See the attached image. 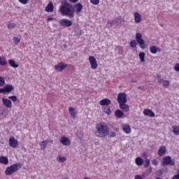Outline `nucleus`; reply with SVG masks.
<instances>
[{
  "label": "nucleus",
  "mask_w": 179,
  "mask_h": 179,
  "mask_svg": "<svg viewBox=\"0 0 179 179\" xmlns=\"http://www.w3.org/2000/svg\"><path fill=\"white\" fill-rule=\"evenodd\" d=\"M83 10V5L80 3H77L74 6L68 1H62L59 6V12L62 16H66L69 19H73L76 13H80Z\"/></svg>",
  "instance_id": "obj_1"
},
{
  "label": "nucleus",
  "mask_w": 179,
  "mask_h": 179,
  "mask_svg": "<svg viewBox=\"0 0 179 179\" xmlns=\"http://www.w3.org/2000/svg\"><path fill=\"white\" fill-rule=\"evenodd\" d=\"M95 129V135L97 138H106L110 134V128L105 122L96 124Z\"/></svg>",
  "instance_id": "obj_2"
},
{
  "label": "nucleus",
  "mask_w": 179,
  "mask_h": 179,
  "mask_svg": "<svg viewBox=\"0 0 179 179\" xmlns=\"http://www.w3.org/2000/svg\"><path fill=\"white\" fill-rule=\"evenodd\" d=\"M22 166H23L22 163H15L7 167L5 170L6 176H12V174L22 169Z\"/></svg>",
  "instance_id": "obj_3"
},
{
  "label": "nucleus",
  "mask_w": 179,
  "mask_h": 179,
  "mask_svg": "<svg viewBox=\"0 0 179 179\" xmlns=\"http://www.w3.org/2000/svg\"><path fill=\"white\" fill-rule=\"evenodd\" d=\"M136 40L138 44H139L140 48H141L143 50H145L146 46L145 45V41L143 40V38H142V34H141L139 32L136 33Z\"/></svg>",
  "instance_id": "obj_4"
},
{
  "label": "nucleus",
  "mask_w": 179,
  "mask_h": 179,
  "mask_svg": "<svg viewBox=\"0 0 179 179\" xmlns=\"http://www.w3.org/2000/svg\"><path fill=\"white\" fill-rule=\"evenodd\" d=\"M117 103H119V105L124 103H128V99H127V94L125 92H120L117 94Z\"/></svg>",
  "instance_id": "obj_5"
},
{
  "label": "nucleus",
  "mask_w": 179,
  "mask_h": 179,
  "mask_svg": "<svg viewBox=\"0 0 179 179\" xmlns=\"http://www.w3.org/2000/svg\"><path fill=\"white\" fill-rule=\"evenodd\" d=\"M162 166H174V160L171 159V157L166 156L162 159Z\"/></svg>",
  "instance_id": "obj_6"
},
{
  "label": "nucleus",
  "mask_w": 179,
  "mask_h": 179,
  "mask_svg": "<svg viewBox=\"0 0 179 179\" xmlns=\"http://www.w3.org/2000/svg\"><path fill=\"white\" fill-rule=\"evenodd\" d=\"M89 62L90 64L91 69H92L94 71L97 69V59H96V57L94 56H90L89 58Z\"/></svg>",
  "instance_id": "obj_7"
},
{
  "label": "nucleus",
  "mask_w": 179,
  "mask_h": 179,
  "mask_svg": "<svg viewBox=\"0 0 179 179\" xmlns=\"http://www.w3.org/2000/svg\"><path fill=\"white\" fill-rule=\"evenodd\" d=\"M59 23L61 26H63L64 27H71L72 26V21L68 19H62L59 21Z\"/></svg>",
  "instance_id": "obj_8"
},
{
  "label": "nucleus",
  "mask_w": 179,
  "mask_h": 179,
  "mask_svg": "<svg viewBox=\"0 0 179 179\" xmlns=\"http://www.w3.org/2000/svg\"><path fill=\"white\" fill-rule=\"evenodd\" d=\"M15 87L12 85L7 84L5 85L4 88L0 89V93H10Z\"/></svg>",
  "instance_id": "obj_9"
},
{
  "label": "nucleus",
  "mask_w": 179,
  "mask_h": 179,
  "mask_svg": "<svg viewBox=\"0 0 179 179\" xmlns=\"http://www.w3.org/2000/svg\"><path fill=\"white\" fill-rule=\"evenodd\" d=\"M8 143H9V146H10V148H13V149L19 146V141H17V140L15 139V137L13 136L9 138Z\"/></svg>",
  "instance_id": "obj_10"
},
{
  "label": "nucleus",
  "mask_w": 179,
  "mask_h": 179,
  "mask_svg": "<svg viewBox=\"0 0 179 179\" xmlns=\"http://www.w3.org/2000/svg\"><path fill=\"white\" fill-rule=\"evenodd\" d=\"M66 66H68V64H64V62H61L57 65L55 66V69L57 72H62Z\"/></svg>",
  "instance_id": "obj_11"
},
{
  "label": "nucleus",
  "mask_w": 179,
  "mask_h": 179,
  "mask_svg": "<svg viewBox=\"0 0 179 179\" xmlns=\"http://www.w3.org/2000/svg\"><path fill=\"white\" fill-rule=\"evenodd\" d=\"M60 143H62L64 146H69V145H71V139L68 138L66 136H62L60 138Z\"/></svg>",
  "instance_id": "obj_12"
},
{
  "label": "nucleus",
  "mask_w": 179,
  "mask_h": 179,
  "mask_svg": "<svg viewBox=\"0 0 179 179\" xmlns=\"http://www.w3.org/2000/svg\"><path fill=\"white\" fill-rule=\"evenodd\" d=\"M167 152V150L166 149V146L161 145L158 150L157 155L158 156L163 157Z\"/></svg>",
  "instance_id": "obj_13"
},
{
  "label": "nucleus",
  "mask_w": 179,
  "mask_h": 179,
  "mask_svg": "<svg viewBox=\"0 0 179 179\" xmlns=\"http://www.w3.org/2000/svg\"><path fill=\"white\" fill-rule=\"evenodd\" d=\"M3 104L7 108H12V101L8 99L3 98L2 99Z\"/></svg>",
  "instance_id": "obj_14"
},
{
  "label": "nucleus",
  "mask_w": 179,
  "mask_h": 179,
  "mask_svg": "<svg viewBox=\"0 0 179 179\" xmlns=\"http://www.w3.org/2000/svg\"><path fill=\"white\" fill-rule=\"evenodd\" d=\"M119 107L124 113H128V111H129V106H128L127 103L119 104Z\"/></svg>",
  "instance_id": "obj_15"
},
{
  "label": "nucleus",
  "mask_w": 179,
  "mask_h": 179,
  "mask_svg": "<svg viewBox=\"0 0 179 179\" xmlns=\"http://www.w3.org/2000/svg\"><path fill=\"white\" fill-rule=\"evenodd\" d=\"M135 23H141L142 22V15L138 12L134 13Z\"/></svg>",
  "instance_id": "obj_16"
},
{
  "label": "nucleus",
  "mask_w": 179,
  "mask_h": 179,
  "mask_svg": "<svg viewBox=\"0 0 179 179\" xmlns=\"http://www.w3.org/2000/svg\"><path fill=\"white\" fill-rule=\"evenodd\" d=\"M100 106H108L110 104H111V100L105 98L99 101Z\"/></svg>",
  "instance_id": "obj_17"
},
{
  "label": "nucleus",
  "mask_w": 179,
  "mask_h": 179,
  "mask_svg": "<svg viewBox=\"0 0 179 179\" xmlns=\"http://www.w3.org/2000/svg\"><path fill=\"white\" fill-rule=\"evenodd\" d=\"M143 114L146 117H153L155 115V113H153V111H152V110L150 109H144Z\"/></svg>",
  "instance_id": "obj_18"
},
{
  "label": "nucleus",
  "mask_w": 179,
  "mask_h": 179,
  "mask_svg": "<svg viewBox=\"0 0 179 179\" xmlns=\"http://www.w3.org/2000/svg\"><path fill=\"white\" fill-rule=\"evenodd\" d=\"M45 12H54V4L50 1L45 8Z\"/></svg>",
  "instance_id": "obj_19"
},
{
  "label": "nucleus",
  "mask_w": 179,
  "mask_h": 179,
  "mask_svg": "<svg viewBox=\"0 0 179 179\" xmlns=\"http://www.w3.org/2000/svg\"><path fill=\"white\" fill-rule=\"evenodd\" d=\"M122 128L125 134H131V126H129V124H123L122 126Z\"/></svg>",
  "instance_id": "obj_20"
},
{
  "label": "nucleus",
  "mask_w": 179,
  "mask_h": 179,
  "mask_svg": "<svg viewBox=\"0 0 179 179\" xmlns=\"http://www.w3.org/2000/svg\"><path fill=\"white\" fill-rule=\"evenodd\" d=\"M158 83H162L164 87H169L170 85V81L169 80H163L159 78L158 80Z\"/></svg>",
  "instance_id": "obj_21"
},
{
  "label": "nucleus",
  "mask_w": 179,
  "mask_h": 179,
  "mask_svg": "<svg viewBox=\"0 0 179 179\" xmlns=\"http://www.w3.org/2000/svg\"><path fill=\"white\" fill-rule=\"evenodd\" d=\"M150 51L151 54H157V51L160 52V48H157L155 45H152L150 47Z\"/></svg>",
  "instance_id": "obj_22"
},
{
  "label": "nucleus",
  "mask_w": 179,
  "mask_h": 179,
  "mask_svg": "<svg viewBox=\"0 0 179 179\" xmlns=\"http://www.w3.org/2000/svg\"><path fill=\"white\" fill-rule=\"evenodd\" d=\"M115 115L116 118H122L124 117V112L120 109L115 111Z\"/></svg>",
  "instance_id": "obj_23"
},
{
  "label": "nucleus",
  "mask_w": 179,
  "mask_h": 179,
  "mask_svg": "<svg viewBox=\"0 0 179 179\" xmlns=\"http://www.w3.org/2000/svg\"><path fill=\"white\" fill-rule=\"evenodd\" d=\"M109 24H110V26H114V24H118V23H122V20H121V17H117L113 21H109Z\"/></svg>",
  "instance_id": "obj_24"
},
{
  "label": "nucleus",
  "mask_w": 179,
  "mask_h": 179,
  "mask_svg": "<svg viewBox=\"0 0 179 179\" xmlns=\"http://www.w3.org/2000/svg\"><path fill=\"white\" fill-rule=\"evenodd\" d=\"M69 114L71 118L76 119V111H75V108L73 107H70L69 108Z\"/></svg>",
  "instance_id": "obj_25"
},
{
  "label": "nucleus",
  "mask_w": 179,
  "mask_h": 179,
  "mask_svg": "<svg viewBox=\"0 0 179 179\" xmlns=\"http://www.w3.org/2000/svg\"><path fill=\"white\" fill-rule=\"evenodd\" d=\"M145 161L141 157H138L135 159V163L137 166H143Z\"/></svg>",
  "instance_id": "obj_26"
},
{
  "label": "nucleus",
  "mask_w": 179,
  "mask_h": 179,
  "mask_svg": "<svg viewBox=\"0 0 179 179\" xmlns=\"http://www.w3.org/2000/svg\"><path fill=\"white\" fill-rule=\"evenodd\" d=\"M0 163L1 164H9V159L8 157L5 156H1L0 157Z\"/></svg>",
  "instance_id": "obj_27"
},
{
  "label": "nucleus",
  "mask_w": 179,
  "mask_h": 179,
  "mask_svg": "<svg viewBox=\"0 0 179 179\" xmlns=\"http://www.w3.org/2000/svg\"><path fill=\"white\" fill-rule=\"evenodd\" d=\"M8 64L12 68H19V64H16V62L13 59L8 60Z\"/></svg>",
  "instance_id": "obj_28"
},
{
  "label": "nucleus",
  "mask_w": 179,
  "mask_h": 179,
  "mask_svg": "<svg viewBox=\"0 0 179 179\" xmlns=\"http://www.w3.org/2000/svg\"><path fill=\"white\" fill-rule=\"evenodd\" d=\"M8 62H6V58L3 57H0V65L1 66H5Z\"/></svg>",
  "instance_id": "obj_29"
},
{
  "label": "nucleus",
  "mask_w": 179,
  "mask_h": 179,
  "mask_svg": "<svg viewBox=\"0 0 179 179\" xmlns=\"http://www.w3.org/2000/svg\"><path fill=\"white\" fill-rule=\"evenodd\" d=\"M172 129V132H173L174 135H179V126H173Z\"/></svg>",
  "instance_id": "obj_30"
},
{
  "label": "nucleus",
  "mask_w": 179,
  "mask_h": 179,
  "mask_svg": "<svg viewBox=\"0 0 179 179\" xmlns=\"http://www.w3.org/2000/svg\"><path fill=\"white\" fill-rule=\"evenodd\" d=\"M103 112L105 113V114L110 115L111 114V108H110L109 106H105L103 108Z\"/></svg>",
  "instance_id": "obj_31"
},
{
  "label": "nucleus",
  "mask_w": 179,
  "mask_h": 179,
  "mask_svg": "<svg viewBox=\"0 0 179 179\" xmlns=\"http://www.w3.org/2000/svg\"><path fill=\"white\" fill-rule=\"evenodd\" d=\"M138 57L140 58V61L141 62H145V54L143 52H141L138 54Z\"/></svg>",
  "instance_id": "obj_32"
},
{
  "label": "nucleus",
  "mask_w": 179,
  "mask_h": 179,
  "mask_svg": "<svg viewBox=\"0 0 179 179\" xmlns=\"http://www.w3.org/2000/svg\"><path fill=\"white\" fill-rule=\"evenodd\" d=\"M57 161L59 162V163H64L65 162H66V157H62L61 155H59L57 158Z\"/></svg>",
  "instance_id": "obj_33"
},
{
  "label": "nucleus",
  "mask_w": 179,
  "mask_h": 179,
  "mask_svg": "<svg viewBox=\"0 0 179 179\" xmlns=\"http://www.w3.org/2000/svg\"><path fill=\"white\" fill-rule=\"evenodd\" d=\"M129 45L131 48H136V45H138V43H136V41L132 40L130 41Z\"/></svg>",
  "instance_id": "obj_34"
},
{
  "label": "nucleus",
  "mask_w": 179,
  "mask_h": 179,
  "mask_svg": "<svg viewBox=\"0 0 179 179\" xmlns=\"http://www.w3.org/2000/svg\"><path fill=\"white\" fill-rule=\"evenodd\" d=\"M41 149L44 150L47 148V143L45 141H41L40 143Z\"/></svg>",
  "instance_id": "obj_35"
},
{
  "label": "nucleus",
  "mask_w": 179,
  "mask_h": 179,
  "mask_svg": "<svg viewBox=\"0 0 179 179\" xmlns=\"http://www.w3.org/2000/svg\"><path fill=\"white\" fill-rule=\"evenodd\" d=\"M13 43L14 44H15V45H17L19 44V43H20V38H17L16 36L13 37Z\"/></svg>",
  "instance_id": "obj_36"
},
{
  "label": "nucleus",
  "mask_w": 179,
  "mask_h": 179,
  "mask_svg": "<svg viewBox=\"0 0 179 179\" xmlns=\"http://www.w3.org/2000/svg\"><path fill=\"white\" fill-rule=\"evenodd\" d=\"M150 164V160L148 159H145V164H144L145 169H148V167H149Z\"/></svg>",
  "instance_id": "obj_37"
},
{
  "label": "nucleus",
  "mask_w": 179,
  "mask_h": 179,
  "mask_svg": "<svg viewBox=\"0 0 179 179\" xmlns=\"http://www.w3.org/2000/svg\"><path fill=\"white\" fill-rule=\"evenodd\" d=\"M16 24L12 22V23H10L7 25V27L8 29H15V27H16Z\"/></svg>",
  "instance_id": "obj_38"
},
{
  "label": "nucleus",
  "mask_w": 179,
  "mask_h": 179,
  "mask_svg": "<svg viewBox=\"0 0 179 179\" xmlns=\"http://www.w3.org/2000/svg\"><path fill=\"white\" fill-rule=\"evenodd\" d=\"M5 85V78L3 77L0 76V87Z\"/></svg>",
  "instance_id": "obj_39"
},
{
  "label": "nucleus",
  "mask_w": 179,
  "mask_h": 179,
  "mask_svg": "<svg viewBox=\"0 0 179 179\" xmlns=\"http://www.w3.org/2000/svg\"><path fill=\"white\" fill-rule=\"evenodd\" d=\"M109 138H115V136H117V133H115V131H109Z\"/></svg>",
  "instance_id": "obj_40"
},
{
  "label": "nucleus",
  "mask_w": 179,
  "mask_h": 179,
  "mask_svg": "<svg viewBox=\"0 0 179 179\" xmlns=\"http://www.w3.org/2000/svg\"><path fill=\"white\" fill-rule=\"evenodd\" d=\"M90 3H92V5H99L100 3V0H90Z\"/></svg>",
  "instance_id": "obj_41"
},
{
  "label": "nucleus",
  "mask_w": 179,
  "mask_h": 179,
  "mask_svg": "<svg viewBox=\"0 0 179 179\" xmlns=\"http://www.w3.org/2000/svg\"><path fill=\"white\" fill-rule=\"evenodd\" d=\"M18 2L22 3V5H27V3H29V0H18Z\"/></svg>",
  "instance_id": "obj_42"
},
{
  "label": "nucleus",
  "mask_w": 179,
  "mask_h": 179,
  "mask_svg": "<svg viewBox=\"0 0 179 179\" xmlns=\"http://www.w3.org/2000/svg\"><path fill=\"white\" fill-rule=\"evenodd\" d=\"M8 99H10V100H12V101H13V102L17 101V97L16 96H8Z\"/></svg>",
  "instance_id": "obj_43"
},
{
  "label": "nucleus",
  "mask_w": 179,
  "mask_h": 179,
  "mask_svg": "<svg viewBox=\"0 0 179 179\" xmlns=\"http://www.w3.org/2000/svg\"><path fill=\"white\" fill-rule=\"evenodd\" d=\"M151 163L153 166H157V164H159V162H157V159H152Z\"/></svg>",
  "instance_id": "obj_44"
},
{
  "label": "nucleus",
  "mask_w": 179,
  "mask_h": 179,
  "mask_svg": "<svg viewBox=\"0 0 179 179\" xmlns=\"http://www.w3.org/2000/svg\"><path fill=\"white\" fill-rule=\"evenodd\" d=\"M174 71H176V72H179V64L177 63L175 66L173 67Z\"/></svg>",
  "instance_id": "obj_45"
},
{
  "label": "nucleus",
  "mask_w": 179,
  "mask_h": 179,
  "mask_svg": "<svg viewBox=\"0 0 179 179\" xmlns=\"http://www.w3.org/2000/svg\"><path fill=\"white\" fill-rule=\"evenodd\" d=\"M45 141L46 142V143H54V141L52 139L45 140Z\"/></svg>",
  "instance_id": "obj_46"
},
{
  "label": "nucleus",
  "mask_w": 179,
  "mask_h": 179,
  "mask_svg": "<svg viewBox=\"0 0 179 179\" xmlns=\"http://www.w3.org/2000/svg\"><path fill=\"white\" fill-rule=\"evenodd\" d=\"M134 179H143V178H142V176L141 175H136L134 177Z\"/></svg>",
  "instance_id": "obj_47"
},
{
  "label": "nucleus",
  "mask_w": 179,
  "mask_h": 179,
  "mask_svg": "<svg viewBox=\"0 0 179 179\" xmlns=\"http://www.w3.org/2000/svg\"><path fill=\"white\" fill-rule=\"evenodd\" d=\"M71 3H76L79 0H69Z\"/></svg>",
  "instance_id": "obj_48"
},
{
  "label": "nucleus",
  "mask_w": 179,
  "mask_h": 179,
  "mask_svg": "<svg viewBox=\"0 0 179 179\" xmlns=\"http://www.w3.org/2000/svg\"><path fill=\"white\" fill-rule=\"evenodd\" d=\"M52 20H54V18H53V17H49V18H48V20H47L48 22H51Z\"/></svg>",
  "instance_id": "obj_49"
},
{
  "label": "nucleus",
  "mask_w": 179,
  "mask_h": 179,
  "mask_svg": "<svg viewBox=\"0 0 179 179\" xmlns=\"http://www.w3.org/2000/svg\"><path fill=\"white\" fill-rule=\"evenodd\" d=\"M157 78H158V80H159V79H162V76L161 75H157Z\"/></svg>",
  "instance_id": "obj_50"
},
{
  "label": "nucleus",
  "mask_w": 179,
  "mask_h": 179,
  "mask_svg": "<svg viewBox=\"0 0 179 179\" xmlns=\"http://www.w3.org/2000/svg\"><path fill=\"white\" fill-rule=\"evenodd\" d=\"M115 131H118V128L115 129Z\"/></svg>",
  "instance_id": "obj_51"
},
{
  "label": "nucleus",
  "mask_w": 179,
  "mask_h": 179,
  "mask_svg": "<svg viewBox=\"0 0 179 179\" xmlns=\"http://www.w3.org/2000/svg\"><path fill=\"white\" fill-rule=\"evenodd\" d=\"M150 171H152V167H150Z\"/></svg>",
  "instance_id": "obj_52"
},
{
  "label": "nucleus",
  "mask_w": 179,
  "mask_h": 179,
  "mask_svg": "<svg viewBox=\"0 0 179 179\" xmlns=\"http://www.w3.org/2000/svg\"><path fill=\"white\" fill-rule=\"evenodd\" d=\"M122 21H123V22H124V20H123Z\"/></svg>",
  "instance_id": "obj_53"
}]
</instances>
